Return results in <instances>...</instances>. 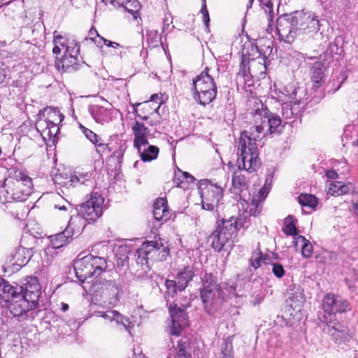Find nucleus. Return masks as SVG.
<instances>
[{
    "label": "nucleus",
    "instance_id": "1",
    "mask_svg": "<svg viewBox=\"0 0 358 358\" xmlns=\"http://www.w3.org/2000/svg\"><path fill=\"white\" fill-rule=\"evenodd\" d=\"M253 117L255 124L241 134L237 150L238 169L250 173L256 171L260 166L257 141L265 136V127H268L270 134L280 133L282 124L280 117L266 108L257 110Z\"/></svg>",
    "mask_w": 358,
    "mask_h": 358
},
{
    "label": "nucleus",
    "instance_id": "2",
    "mask_svg": "<svg viewBox=\"0 0 358 358\" xmlns=\"http://www.w3.org/2000/svg\"><path fill=\"white\" fill-rule=\"evenodd\" d=\"M32 189V179L20 170H13L0 188V200L2 203L23 201L31 194Z\"/></svg>",
    "mask_w": 358,
    "mask_h": 358
},
{
    "label": "nucleus",
    "instance_id": "3",
    "mask_svg": "<svg viewBox=\"0 0 358 358\" xmlns=\"http://www.w3.org/2000/svg\"><path fill=\"white\" fill-rule=\"evenodd\" d=\"M322 308L329 316H324V331L331 336L335 342L340 341L345 335V327L335 319L336 313H343L349 310V303L347 300L340 296L328 294L324 299Z\"/></svg>",
    "mask_w": 358,
    "mask_h": 358
},
{
    "label": "nucleus",
    "instance_id": "4",
    "mask_svg": "<svg viewBox=\"0 0 358 358\" xmlns=\"http://www.w3.org/2000/svg\"><path fill=\"white\" fill-rule=\"evenodd\" d=\"M194 99L199 104L206 106L216 97L217 87L215 82V72L208 67L192 80Z\"/></svg>",
    "mask_w": 358,
    "mask_h": 358
},
{
    "label": "nucleus",
    "instance_id": "5",
    "mask_svg": "<svg viewBox=\"0 0 358 358\" xmlns=\"http://www.w3.org/2000/svg\"><path fill=\"white\" fill-rule=\"evenodd\" d=\"M10 301V312L14 317H20L27 312L37 308V305L28 300L18 292L17 288L14 287L8 282L0 278V302Z\"/></svg>",
    "mask_w": 358,
    "mask_h": 358
},
{
    "label": "nucleus",
    "instance_id": "6",
    "mask_svg": "<svg viewBox=\"0 0 358 358\" xmlns=\"http://www.w3.org/2000/svg\"><path fill=\"white\" fill-rule=\"evenodd\" d=\"M106 268L107 262L104 258L92 255L78 259L74 264L76 277L82 282L90 278H96Z\"/></svg>",
    "mask_w": 358,
    "mask_h": 358
},
{
    "label": "nucleus",
    "instance_id": "7",
    "mask_svg": "<svg viewBox=\"0 0 358 358\" xmlns=\"http://www.w3.org/2000/svg\"><path fill=\"white\" fill-rule=\"evenodd\" d=\"M201 205L204 210L214 212L217 216L223 208V189L222 187L213 185L200 186Z\"/></svg>",
    "mask_w": 358,
    "mask_h": 358
},
{
    "label": "nucleus",
    "instance_id": "8",
    "mask_svg": "<svg viewBox=\"0 0 358 358\" xmlns=\"http://www.w3.org/2000/svg\"><path fill=\"white\" fill-rule=\"evenodd\" d=\"M137 262L144 264L148 263V259L154 261H164L169 254V248L159 241H150L143 242L137 250Z\"/></svg>",
    "mask_w": 358,
    "mask_h": 358
},
{
    "label": "nucleus",
    "instance_id": "9",
    "mask_svg": "<svg viewBox=\"0 0 358 358\" xmlns=\"http://www.w3.org/2000/svg\"><path fill=\"white\" fill-rule=\"evenodd\" d=\"M104 199L98 192H93L80 207L79 213L88 223H94L103 214Z\"/></svg>",
    "mask_w": 358,
    "mask_h": 358
},
{
    "label": "nucleus",
    "instance_id": "10",
    "mask_svg": "<svg viewBox=\"0 0 358 358\" xmlns=\"http://www.w3.org/2000/svg\"><path fill=\"white\" fill-rule=\"evenodd\" d=\"M299 12L281 16L277 20V32L280 40L292 43L297 35L300 21Z\"/></svg>",
    "mask_w": 358,
    "mask_h": 358
},
{
    "label": "nucleus",
    "instance_id": "11",
    "mask_svg": "<svg viewBox=\"0 0 358 358\" xmlns=\"http://www.w3.org/2000/svg\"><path fill=\"white\" fill-rule=\"evenodd\" d=\"M202 282L201 298L206 311L210 313L209 308L214 301L220 297L221 289L215 277L212 273H206L202 278Z\"/></svg>",
    "mask_w": 358,
    "mask_h": 358
},
{
    "label": "nucleus",
    "instance_id": "12",
    "mask_svg": "<svg viewBox=\"0 0 358 358\" xmlns=\"http://www.w3.org/2000/svg\"><path fill=\"white\" fill-rule=\"evenodd\" d=\"M84 288L88 289L92 295L105 298L110 296L116 298L119 292V288L115 282L107 280H92V284L89 285L88 287L85 286Z\"/></svg>",
    "mask_w": 358,
    "mask_h": 358
},
{
    "label": "nucleus",
    "instance_id": "13",
    "mask_svg": "<svg viewBox=\"0 0 358 358\" xmlns=\"http://www.w3.org/2000/svg\"><path fill=\"white\" fill-rule=\"evenodd\" d=\"M108 106L92 105L89 108V112L96 123L102 125L110 123L116 117L119 110L115 109L110 103L106 101Z\"/></svg>",
    "mask_w": 358,
    "mask_h": 358
},
{
    "label": "nucleus",
    "instance_id": "14",
    "mask_svg": "<svg viewBox=\"0 0 358 358\" xmlns=\"http://www.w3.org/2000/svg\"><path fill=\"white\" fill-rule=\"evenodd\" d=\"M171 324L169 326L170 334L178 336L182 327L187 325V316L184 308L177 307L176 304L169 305Z\"/></svg>",
    "mask_w": 358,
    "mask_h": 358
},
{
    "label": "nucleus",
    "instance_id": "15",
    "mask_svg": "<svg viewBox=\"0 0 358 358\" xmlns=\"http://www.w3.org/2000/svg\"><path fill=\"white\" fill-rule=\"evenodd\" d=\"M70 52H64L61 58L56 57L55 66L59 71H73L77 69L80 48L70 46Z\"/></svg>",
    "mask_w": 358,
    "mask_h": 358
},
{
    "label": "nucleus",
    "instance_id": "16",
    "mask_svg": "<svg viewBox=\"0 0 358 358\" xmlns=\"http://www.w3.org/2000/svg\"><path fill=\"white\" fill-rule=\"evenodd\" d=\"M91 173L77 172L74 175L68 176L67 174L59 173L55 176L54 182L62 187H76L78 185H87L90 181Z\"/></svg>",
    "mask_w": 358,
    "mask_h": 358
},
{
    "label": "nucleus",
    "instance_id": "17",
    "mask_svg": "<svg viewBox=\"0 0 358 358\" xmlns=\"http://www.w3.org/2000/svg\"><path fill=\"white\" fill-rule=\"evenodd\" d=\"M21 295L38 306V298L41 294V285L35 277H27L24 282L19 288Z\"/></svg>",
    "mask_w": 358,
    "mask_h": 358
},
{
    "label": "nucleus",
    "instance_id": "18",
    "mask_svg": "<svg viewBox=\"0 0 358 358\" xmlns=\"http://www.w3.org/2000/svg\"><path fill=\"white\" fill-rule=\"evenodd\" d=\"M300 21L298 26V31H303L310 37L317 35L320 30L319 20L315 16L303 14L299 12Z\"/></svg>",
    "mask_w": 358,
    "mask_h": 358
},
{
    "label": "nucleus",
    "instance_id": "19",
    "mask_svg": "<svg viewBox=\"0 0 358 358\" xmlns=\"http://www.w3.org/2000/svg\"><path fill=\"white\" fill-rule=\"evenodd\" d=\"M260 201L257 198H252L249 203L245 199H240V206H238L241 217H243L244 222H247L250 216H257L262 210Z\"/></svg>",
    "mask_w": 358,
    "mask_h": 358
},
{
    "label": "nucleus",
    "instance_id": "20",
    "mask_svg": "<svg viewBox=\"0 0 358 358\" xmlns=\"http://www.w3.org/2000/svg\"><path fill=\"white\" fill-rule=\"evenodd\" d=\"M54 48L52 49L53 54L59 55L62 51L64 52H69L70 46L79 48L77 42L74 39L66 38L61 34H57V31L54 32Z\"/></svg>",
    "mask_w": 358,
    "mask_h": 358
},
{
    "label": "nucleus",
    "instance_id": "21",
    "mask_svg": "<svg viewBox=\"0 0 358 358\" xmlns=\"http://www.w3.org/2000/svg\"><path fill=\"white\" fill-rule=\"evenodd\" d=\"M231 238L232 237L229 236V233L222 231L220 226H218L209 236L211 245L217 252H220L230 242Z\"/></svg>",
    "mask_w": 358,
    "mask_h": 358
},
{
    "label": "nucleus",
    "instance_id": "22",
    "mask_svg": "<svg viewBox=\"0 0 358 358\" xmlns=\"http://www.w3.org/2000/svg\"><path fill=\"white\" fill-rule=\"evenodd\" d=\"M64 116L56 108L48 107L40 110L36 121L46 122L47 124H59Z\"/></svg>",
    "mask_w": 358,
    "mask_h": 358
},
{
    "label": "nucleus",
    "instance_id": "23",
    "mask_svg": "<svg viewBox=\"0 0 358 358\" xmlns=\"http://www.w3.org/2000/svg\"><path fill=\"white\" fill-rule=\"evenodd\" d=\"M310 59H317L315 57H310ZM310 80L313 83V87L317 89L324 83V66L322 62L316 60L310 69Z\"/></svg>",
    "mask_w": 358,
    "mask_h": 358
},
{
    "label": "nucleus",
    "instance_id": "24",
    "mask_svg": "<svg viewBox=\"0 0 358 358\" xmlns=\"http://www.w3.org/2000/svg\"><path fill=\"white\" fill-rule=\"evenodd\" d=\"M153 216L156 220L165 222L170 220L171 213L167 206V201L164 198H158L153 205Z\"/></svg>",
    "mask_w": 358,
    "mask_h": 358
},
{
    "label": "nucleus",
    "instance_id": "25",
    "mask_svg": "<svg viewBox=\"0 0 358 358\" xmlns=\"http://www.w3.org/2000/svg\"><path fill=\"white\" fill-rule=\"evenodd\" d=\"M134 134V146L148 145L147 137L150 135V130L144 125V124L136 121L131 127Z\"/></svg>",
    "mask_w": 358,
    "mask_h": 358
},
{
    "label": "nucleus",
    "instance_id": "26",
    "mask_svg": "<svg viewBox=\"0 0 358 358\" xmlns=\"http://www.w3.org/2000/svg\"><path fill=\"white\" fill-rule=\"evenodd\" d=\"M103 319L116 325H122L125 330L131 334V329L134 327L131 322L117 310H108L105 311Z\"/></svg>",
    "mask_w": 358,
    "mask_h": 358
},
{
    "label": "nucleus",
    "instance_id": "27",
    "mask_svg": "<svg viewBox=\"0 0 358 358\" xmlns=\"http://www.w3.org/2000/svg\"><path fill=\"white\" fill-rule=\"evenodd\" d=\"M275 93L277 94L278 101L281 103H292L296 99L301 100V98L298 99L296 96L297 90L294 83H289L287 85L279 88L276 90Z\"/></svg>",
    "mask_w": 358,
    "mask_h": 358
},
{
    "label": "nucleus",
    "instance_id": "28",
    "mask_svg": "<svg viewBox=\"0 0 358 358\" xmlns=\"http://www.w3.org/2000/svg\"><path fill=\"white\" fill-rule=\"evenodd\" d=\"M85 219L80 214L72 215L64 231H68V236L73 238L74 236L80 234L85 226Z\"/></svg>",
    "mask_w": 358,
    "mask_h": 358
},
{
    "label": "nucleus",
    "instance_id": "29",
    "mask_svg": "<svg viewBox=\"0 0 358 358\" xmlns=\"http://www.w3.org/2000/svg\"><path fill=\"white\" fill-rule=\"evenodd\" d=\"M245 222L239 215L238 217L232 216L228 220H223L222 226H220V229L226 233H229V236L232 237L238 229L245 227Z\"/></svg>",
    "mask_w": 358,
    "mask_h": 358
},
{
    "label": "nucleus",
    "instance_id": "30",
    "mask_svg": "<svg viewBox=\"0 0 358 358\" xmlns=\"http://www.w3.org/2000/svg\"><path fill=\"white\" fill-rule=\"evenodd\" d=\"M194 276V272L190 266H185L179 270L176 276L178 290L183 291L187 287L188 283L192 280Z\"/></svg>",
    "mask_w": 358,
    "mask_h": 358
},
{
    "label": "nucleus",
    "instance_id": "31",
    "mask_svg": "<svg viewBox=\"0 0 358 358\" xmlns=\"http://www.w3.org/2000/svg\"><path fill=\"white\" fill-rule=\"evenodd\" d=\"M354 189L355 185L351 182L345 184L341 181H335L329 184L328 193L332 196H340L348 194Z\"/></svg>",
    "mask_w": 358,
    "mask_h": 358
},
{
    "label": "nucleus",
    "instance_id": "32",
    "mask_svg": "<svg viewBox=\"0 0 358 358\" xmlns=\"http://www.w3.org/2000/svg\"><path fill=\"white\" fill-rule=\"evenodd\" d=\"M248 181L241 172H235L232 178V189L234 193L240 195V199L243 198V192L248 191Z\"/></svg>",
    "mask_w": 358,
    "mask_h": 358
},
{
    "label": "nucleus",
    "instance_id": "33",
    "mask_svg": "<svg viewBox=\"0 0 358 358\" xmlns=\"http://www.w3.org/2000/svg\"><path fill=\"white\" fill-rule=\"evenodd\" d=\"M300 99H296L292 103H282V115L285 120L292 119L301 111Z\"/></svg>",
    "mask_w": 358,
    "mask_h": 358
},
{
    "label": "nucleus",
    "instance_id": "34",
    "mask_svg": "<svg viewBox=\"0 0 358 358\" xmlns=\"http://www.w3.org/2000/svg\"><path fill=\"white\" fill-rule=\"evenodd\" d=\"M136 148L141 159L143 162H151L157 159L159 152L158 147L149 145L148 143V145H140L136 147Z\"/></svg>",
    "mask_w": 358,
    "mask_h": 358
},
{
    "label": "nucleus",
    "instance_id": "35",
    "mask_svg": "<svg viewBox=\"0 0 358 358\" xmlns=\"http://www.w3.org/2000/svg\"><path fill=\"white\" fill-rule=\"evenodd\" d=\"M266 56L265 54L262 55L259 53V55L254 59H248V70L250 75L252 73H257V71H259L260 73H263L266 71Z\"/></svg>",
    "mask_w": 358,
    "mask_h": 358
},
{
    "label": "nucleus",
    "instance_id": "36",
    "mask_svg": "<svg viewBox=\"0 0 358 358\" xmlns=\"http://www.w3.org/2000/svg\"><path fill=\"white\" fill-rule=\"evenodd\" d=\"M293 245L296 249L301 248V255L305 258H310L313 255V245L309 241L303 236H295Z\"/></svg>",
    "mask_w": 358,
    "mask_h": 358
},
{
    "label": "nucleus",
    "instance_id": "37",
    "mask_svg": "<svg viewBox=\"0 0 358 358\" xmlns=\"http://www.w3.org/2000/svg\"><path fill=\"white\" fill-rule=\"evenodd\" d=\"M161 104L162 101L156 102L157 106L154 108V111L150 116H148L147 115H142L141 114L138 115V117H141V119L143 120H149V124L151 126H155V130L157 131H159V130L162 129L161 124L163 123V120L159 113Z\"/></svg>",
    "mask_w": 358,
    "mask_h": 358
},
{
    "label": "nucleus",
    "instance_id": "38",
    "mask_svg": "<svg viewBox=\"0 0 358 358\" xmlns=\"http://www.w3.org/2000/svg\"><path fill=\"white\" fill-rule=\"evenodd\" d=\"M36 128L41 135L47 136L50 138L55 137L59 131L58 124H47L46 122L36 121Z\"/></svg>",
    "mask_w": 358,
    "mask_h": 358
},
{
    "label": "nucleus",
    "instance_id": "39",
    "mask_svg": "<svg viewBox=\"0 0 358 358\" xmlns=\"http://www.w3.org/2000/svg\"><path fill=\"white\" fill-rule=\"evenodd\" d=\"M33 254L32 248H18L14 255L16 264L20 266H25L31 259Z\"/></svg>",
    "mask_w": 358,
    "mask_h": 358
},
{
    "label": "nucleus",
    "instance_id": "40",
    "mask_svg": "<svg viewBox=\"0 0 358 358\" xmlns=\"http://www.w3.org/2000/svg\"><path fill=\"white\" fill-rule=\"evenodd\" d=\"M68 231H63L51 237V245L55 249L60 248L68 244L72 238L68 236Z\"/></svg>",
    "mask_w": 358,
    "mask_h": 358
},
{
    "label": "nucleus",
    "instance_id": "41",
    "mask_svg": "<svg viewBox=\"0 0 358 358\" xmlns=\"http://www.w3.org/2000/svg\"><path fill=\"white\" fill-rule=\"evenodd\" d=\"M146 41L148 46L151 48L159 46L161 43V37L158 31L155 29L147 30Z\"/></svg>",
    "mask_w": 358,
    "mask_h": 358
},
{
    "label": "nucleus",
    "instance_id": "42",
    "mask_svg": "<svg viewBox=\"0 0 358 358\" xmlns=\"http://www.w3.org/2000/svg\"><path fill=\"white\" fill-rule=\"evenodd\" d=\"M298 200L303 206L315 208L317 205V199L313 194H301L299 196Z\"/></svg>",
    "mask_w": 358,
    "mask_h": 358
},
{
    "label": "nucleus",
    "instance_id": "43",
    "mask_svg": "<svg viewBox=\"0 0 358 358\" xmlns=\"http://www.w3.org/2000/svg\"><path fill=\"white\" fill-rule=\"evenodd\" d=\"M319 262L324 264H334L337 261V254L328 250L323 251L319 256Z\"/></svg>",
    "mask_w": 358,
    "mask_h": 358
},
{
    "label": "nucleus",
    "instance_id": "44",
    "mask_svg": "<svg viewBox=\"0 0 358 358\" xmlns=\"http://www.w3.org/2000/svg\"><path fill=\"white\" fill-rule=\"evenodd\" d=\"M140 106V111L143 114V115H147L148 116H150L152 113L154 111L155 106L153 105V103L152 101H145L141 103H136L134 106V110H137L136 107Z\"/></svg>",
    "mask_w": 358,
    "mask_h": 358
},
{
    "label": "nucleus",
    "instance_id": "45",
    "mask_svg": "<svg viewBox=\"0 0 358 358\" xmlns=\"http://www.w3.org/2000/svg\"><path fill=\"white\" fill-rule=\"evenodd\" d=\"M124 8L128 13L132 14L134 18H136V15L140 9V3L137 0H130L127 5L124 6Z\"/></svg>",
    "mask_w": 358,
    "mask_h": 358
},
{
    "label": "nucleus",
    "instance_id": "46",
    "mask_svg": "<svg viewBox=\"0 0 358 358\" xmlns=\"http://www.w3.org/2000/svg\"><path fill=\"white\" fill-rule=\"evenodd\" d=\"M271 180L270 178H266L264 186L260 189L258 194L253 198H257L259 201H262L267 196L268 191L271 188Z\"/></svg>",
    "mask_w": 358,
    "mask_h": 358
},
{
    "label": "nucleus",
    "instance_id": "47",
    "mask_svg": "<svg viewBox=\"0 0 358 358\" xmlns=\"http://www.w3.org/2000/svg\"><path fill=\"white\" fill-rule=\"evenodd\" d=\"M80 129L89 141H90L93 144H97L99 141V136L97 134L82 124H80Z\"/></svg>",
    "mask_w": 358,
    "mask_h": 358
},
{
    "label": "nucleus",
    "instance_id": "48",
    "mask_svg": "<svg viewBox=\"0 0 358 358\" xmlns=\"http://www.w3.org/2000/svg\"><path fill=\"white\" fill-rule=\"evenodd\" d=\"M260 1L265 13L267 14V20L270 23L273 21V3L270 0H260Z\"/></svg>",
    "mask_w": 358,
    "mask_h": 358
},
{
    "label": "nucleus",
    "instance_id": "49",
    "mask_svg": "<svg viewBox=\"0 0 358 358\" xmlns=\"http://www.w3.org/2000/svg\"><path fill=\"white\" fill-rule=\"evenodd\" d=\"M260 1L265 13L267 14V20L270 23L273 21V3L270 0H260Z\"/></svg>",
    "mask_w": 358,
    "mask_h": 358
},
{
    "label": "nucleus",
    "instance_id": "50",
    "mask_svg": "<svg viewBox=\"0 0 358 358\" xmlns=\"http://www.w3.org/2000/svg\"><path fill=\"white\" fill-rule=\"evenodd\" d=\"M266 257L262 256L261 252H255L250 259V264L252 267L257 269L260 267L262 262L266 263Z\"/></svg>",
    "mask_w": 358,
    "mask_h": 358
},
{
    "label": "nucleus",
    "instance_id": "51",
    "mask_svg": "<svg viewBox=\"0 0 358 358\" xmlns=\"http://www.w3.org/2000/svg\"><path fill=\"white\" fill-rule=\"evenodd\" d=\"M264 294L261 290L255 291L251 295L250 303L253 306L259 305L264 299Z\"/></svg>",
    "mask_w": 358,
    "mask_h": 358
},
{
    "label": "nucleus",
    "instance_id": "52",
    "mask_svg": "<svg viewBox=\"0 0 358 358\" xmlns=\"http://www.w3.org/2000/svg\"><path fill=\"white\" fill-rule=\"evenodd\" d=\"M271 266L272 271L277 278H281L285 275V271L281 264L273 263Z\"/></svg>",
    "mask_w": 358,
    "mask_h": 358
},
{
    "label": "nucleus",
    "instance_id": "53",
    "mask_svg": "<svg viewBox=\"0 0 358 358\" xmlns=\"http://www.w3.org/2000/svg\"><path fill=\"white\" fill-rule=\"evenodd\" d=\"M166 287L169 294H174L176 293L178 289V280H166L165 282Z\"/></svg>",
    "mask_w": 358,
    "mask_h": 358
},
{
    "label": "nucleus",
    "instance_id": "54",
    "mask_svg": "<svg viewBox=\"0 0 358 358\" xmlns=\"http://www.w3.org/2000/svg\"><path fill=\"white\" fill-rule=\"evenodd\" d=\"M203 3L202 8L201 9V13L203 15V22H204L206 27L208 28V25H209V22H210V17H209L208 12L207 8H206V1L203 0Z\"/></svg>",
    "mask_w": 358,
    "mask_h": 358
},
{
    "label": "nucleus",
    "instance_id": "55",
    "mask_svg": "<svg viewBox=\"0 0 358 358\" xmlns=\"http://www.w3.org/2000/svg\"><path fill=\"white\" fill-rule=\"evenodd\" d=\"M96 147L97 152L100 154H108L110 152V149L108 148V145L104 143L98 141L97 144H94Z\"/></svg>",
    "mask_w": 358,
    "mask_h": 358
},
{
    "label": "nucleus",
    "instance_id": "56",
    "mask_svg": "<svg viewBox=\"0 0 358 358\" xmlns=\"http://www.w3.org/2000/svg\"><path fill=\"white\" fill-rule=\"evenodd\" d=\"M89 36L90 40L94 41L97 45V46H99L100 44L101 38L102 37L98 34L97 31L93 29H90Z\"/></svg>",
    "mask_w": 358,
    "mask_h": 358
},
{
    "label": "nucleus",
    "instance_id": "57",
    "mask_svg": "<svg viewBox=\"0 0 358 358\" xmlns=\"http://www.w3.org/2000/svg\"><path fill=\"white\" fill-rule=\"evenodd\" d=\"M283 231L287 235H295L296 233V229L295 225L292 222H290L285 226Z\"/></svg>",
    "mask_w": 358,
    "mask_h": 358
},
{
    "label": "nucleus",
    "instance_id": "58",
    "mask_svg": "<svg viewBox=\"0 0 358 358\" xmlns=\"http://www.w3.org/2000/svg\"><path fill=\"white\" fill-rule=\"evenodd\" d=\"M187 347H188V343H187V340L186 339H185V340L181 339L178 342V344L177 354H180V352H182L181 354H187L186 352V349H187Z\"/></svg>",
    "mask_w": 358,
    "mask_h": 358
},
{
    "label": "nucleus",
    "instance_id": "59",
    "mask_svg": "<svg viewBox=\"0 0 358 358\" xmlns=\"http://www.w3.org/2000/svg\"><path fill=\"white\" fill-rule=\"evenodd\" d=\"M222 352L223 355H232V343L225 342L222 346Z\"/></svg>",
    "mask_w": 358,
    "mask_h": 358
},
{
    "label": "nucleus",
    "instance_id": "60",
    "mask_svg": "<svg viewBox=\"0 0 358 358\" xmlns=\"http://www.w3.org/2000/svg\"><path fill=\"white\" fill-rule=\"evenodd\" d=\"M348 76L345 75V73H342L339 77L337 78V82L338 83L336 87L333 90V92H336L339 90V88L341 87L342 84L345 81Z\"/></svg>",
    "mask_w": 358,
    "mask_h": 358
},
{
    "label": "nucleus",
    "instance_id": "61",
    "mask_svg": "<svg viewBox=\"0 0 358 358\" xmlns=\"http://www.w3.org/2000/svg\"><path fill=\"white\" fill-rule=\"evenodd\" d=\"M101 41L103 42L105 45H106L108 47H111L114 49H117L121 47V45L119 43H117L116 42L110 41L104 38H101Z\"/></svg>",
    "mask_w": 358,
    "mask_h": 358
},
{
    "label": "nucleus",
    "instance_id": "62",
    "mask_svg": "<svg viewBox=\"0 0 358 358\" xmlns=\"http://www.w3.org/2000/svg\"><path fill=\"white\" fill-rule=\"evenodd\" d=\"M4 64L3 62H0V84L3 83L6 77V68H3Z\"/></svg>",
    "mask_w": 358,
    "mask_h": 358
},
{
    "label": "nucleus",
    "instance_id": "63",
    "mask_svg": "<svg viewBox=\"0 0 358 358\" xmlns=\"http://www.w3.org/2000/svg\"><path fill=\"white\" fill-rule=\"evenodd\" d=\"M148 101H152L155 107L157 106L156 102H162L161 97L157 94H154L151 96L150 99Z\"/></svg>",
    "mask_w": 358,
    "mask_h": 358
},
{
    "label": "nucleus",
    "instance_id": "64",
    "mask_svg": "<svg viewBox=\"0 0 358 358\" xmlns=\"http://www.w3.org/2000/svg\"><path fill=\"white\" fill-rule=\"evenodd\" d=\"M229 294H232L235 296H241L242 294H240L236 291V286L234 285H231L229 287Z\"/></svg>",
    "mask_w": 358,
    "mask_h": 358
}]
</instances>
